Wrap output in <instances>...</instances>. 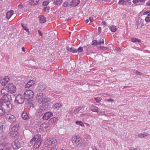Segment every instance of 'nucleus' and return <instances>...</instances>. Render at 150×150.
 I'll return each mask as SVG.
<instances>
[{
    "label": "nucleus",
    "mask_w": 150,
    "mask_h": 150,
    "mask_svg": "<svg viewBox=\"0 0 150 150\" xmlns=\"http://www.w3.org/2000/svg\"><path fill=\"white\" fill-rule=\"evenodd\" d=\"M38 102L41 104L40 108L38 109L36 114L40 116H42L45 112V110L48 107V102L51 99L46 97L43 93H41L38 96Z\"/></svg>",
    "instance_id": "nucleus-1"
},
{
    "label": "nucleus",
    "mask_w": 150,
    "mask_h": 150,
    "mask_svg": "<svg viewBox=\"0 0 150 150\" xmlns=\"http://www.w3.org/2000/svg\"><path fill=\"white\" fill-rule=\"evenodd\" d=\"M6 112L0 107V117L3 116L5 114Z\"/></svg>",
    "instance_id": "nucleus-30"
},
{
    "label": "nucleus",
    "mask_w": 150,
    "mask_h": 150,
    "mask_svg": "<svg viewBox=\"0 0 150 150\" xmlns=\"http://www.w3.org/2000/svg\"><path fill=\"white\" fill-rule=\"evenodd\" d=\"M91 109L93 112H98V108L96 106H92L91 107Z\"/></svg>",
    "instance_id": "nucleus-28"
},
{
    "label": "nucleus",
    "mask_w": 150,
    "mask_h": 150,
    "mask_svg": "<svg viewBox=\"0 0 150 150\" xmlns=\"http://www.w3.org/2000/svg\"><path fill=\"white\" fill-rule=\"evenodd\" d=\"M6 88L7 89L9 93L11 94L14 93L16 90V86L13 83H9L6 87Z\"/></svg>",
    "instance_id": "nucleus-6"
},
{
    "label": "nucleus",
    "mask_w": 150,
    "mask_h": 150,
    "mask_svg": "<svg viewBox=\"0 0 150 150\" xmlns=\"http://www.w3.org/2000/svg\"><path fill=\"white\" fill-rule=\"evenodd\" d=\"M89 19L91 22H93V17H90Z\"/></svg>",
    "instance_id": "nucleus-54"
},
{
    "label": "nucleus",
    "mask_w": 150,
    "mask_h": 150,
    "mask_svg": "<svg viewBox=\"0 0 150 150\" xmlns=\"http://www.w3.org/2000/svg\"><path fill=\"white\" fill-rule=\"evenodd\" d=\"M148 6H150V1L147 3Z\"/></svg>",
    "instance_id": "nucleus-63"
},
{
    "label": "nucleus",
    "mask_w": 150,
    "mask_h": 150,
    "mask_svg": "<svg viewBox=\"0 0 150 150\" xmlns=\"http://www.w3.org/2000/svg\"><path fill=\"white\" fill-rule=\"evenodd\" d=\"M133 3L134 4H137L138 2H143L142 0H133Z\"/></svg>",
    "instance_id": "nucleus-39"
},
{
    "label": "nucleus",
    "mask_w": 150,
    "mask_h": 150,
    "mask_svg": "<svg viewBox=\"0 0 150 150\" xmlns=\"http://www.w3.org/2000/svg\"><path fill=\"white\" fill-rule=\"evenodd\" d=\"M49 8H50L49 7H46L43 8V10L44 11H48L49 9Z\"/></svg>",
    "instance_id": "nucleus-47"
},
{
    "label": "nucleus",
    "mask_w": 150,
    "mask_h": 150,
    "mask_svg": "<svg viewBox=\"0 0 150 150\" xmlns=\"http://www.w3.org/2000/svg\"><path fill=\"white\" fill-rule=\"evenodd\" d=\"M13 11L11 10L7 12L6 14V17L7 19H9L13 14Z\"/></svg>",
    "instance_id": "nucleus-22"
},
{
    "label": "nucleus",
    "mask_w": 150,
    "mask_h": 150,
    "mask_svg": "<svg viewBox=\"0 0 150 150\" xmlns=\"http://www.w3.org/2000/svg\"><path fill=\"white\" fill-rule=\"evenodd\" d=\"M42 142V140L41 139V137H39L38 139H36V141L34 143L33 146L34 148L36 149H38L40 147Z\"/></svg>",
    "instance_id": "nucleus-11"
},
{
    "label": "nucleus",
    "mask_w": 150,
    "mask_h": 150,
    "mask_svg": "<svg viewBox=\"0 0 150 150\" xmlns=\"http://www.w3.org/2000/svg\"><path fill=\"white\" fill-rule=\"evenodd\" d=\"M53 114L51 112H47L45 113L42 117V119L44 120H47L50 117L52 116Z\"/></svg>",
    "instance_id": "nucleus-13"
},
{
    "label": "nucleus",
    "mask_w": 150,
    "mask_h": 150,
    "mask_svg": "<svg viewBox=\"0 0 150 150\" xmlns=\"http://www.w3.org/2000/svg\"><path fill=\"white\" fill-rule=\"evenodd\" d=\"M24 95L25 99H27L28 101L27 103L28 104L31 103V102L29 100V99H30L33 98L34 96V93L33 91L30 90H27L24 93Z\"/></svg>",
    "instance_id": "nucleus-5"
},
{
    "label": "nucleus",
    "mask_w": 150,
    "mask_h": 150,
    "mask_svg": "<svg viewBox=\"0 0 150 150\" xmlns=\"http://www.w3.org/2000/svg\"><path fill=\"white\" fill-rule=\"evenodd\" d=\"M75 123L78 125H79L82 127L84 126V124L81 122L80 121H76V122Z\"/></svg>",
    "instance_id": "nucleus-34"
},
{
    "label": "nucleus",
    "mask_w": 150,
    "mask_h": 150,
    "mask_svg": "<svg viewBox=\"0 0 150 150\" xmlns=\"http://www.w3.org/2000/svg\"><path fill=\"white\" fill-rule=\"evenodd\" d=\"M50 128V126L49 123H44L41 125L40 129L43 131H46L48 130Z\"/></svg>",
    "instance_id": "nucleus-10"
},
{
    "label": "nucleus",
    "mask_w": 150,
    "mask_h": 150,
    "mask_svg": "<svg viewBox=\"0 0 150 150\" xmlns=\"http://www.w3.org/2000/svg\"><path fill=\"white\" fill-rule=\"evenodd\" d=\"M8 83V82H6V81H2L1 83V85L3 86H5L6 84H7V83Z\"/></svg>",
    "instance_id": "nucleus-46"
},
{
    "label": "nucleus",
    "mask_w": 150,
    "mask_h": 150,
    "mask_svg": "<svg viewBox=\"0 0 150 150\" xmlns=\"http://www.w3.org/2000/svg\"><path fill=\"white\" fill-rule=\"evenodd\" d=\"M3 98L5 100V101L10 102L12 100L11 95H9V93L7 95L5 96L4 97L2 98Z\"/></svg>",
    "instance_id": "nucleus-17"
},
{
    "label": "nucleus",
    "mask_w": 150,
    "mask_h": 150,
    "mask_svg": "<svg viewBox=\"0 0 150 150\" xmlns=\"http://www.w3.org/2000/svg\"><path fill=\"white\" fill-rule=\"evenodd\" d=\"M21 26L26 31L28 32V35H29V29H27V28L23 25V23L21 24Z\"/></svg>",
    "instance_id": "nucleus-36"
},
{
    "label": "nucleus",
    "mask_w": 150,
    "mask_h": 150,
    "mask_svg": "<svg viewBox=\"0 0 150 150\" xmlns=\"http://www.w3.org/2000/svg\"><path fill=\"white\" fill-rule=\"evenodd\" d=\"M115 50L117 52H120L121 51V49H120V47H116Z\"/></svg>",
    "instance_id": "nucleus-51"
},
{
    "label": "nucleus",
    "mask_w": 150,
    "mask_h": 150,
    "mask_svg": "<svg viewBox=\"0 0 150 150\" xmlns=\"http://www.w3.org/2000/svg\"><path fill=\"white\" fill-rule=\"evenodd\" d=\"M89 22V20L88 19H87L85 21V22L86 23H88V22Z\"/></svg>",
    "instance_id": "nucleus-62"
},
{
    "label": "nucleus",
    "mask_w": 150,
    "mask_h": 150,
    "mask_svg": "<svg viewBox=\"0 0 150 150\" xmlns=\"http://www.w3.org/2000/svg\"><path fill=\"white\" fill-rule=\"evenodd\" d=\"M107 101L108 102H112L114 101V100L112 98H109L107 99Z\"/></svg>",
    "instance_id": "nucleus-49"
},
{
    "label": "nucleus",
    "mask_w": 150,
    "mask_h": 150,
    "mask_svg": "<svg viewBox=\"0 0 150 150\" xmlns=\"http://www.w3.org/2000/svg\"><path fill=\"white\" fill-rule=\"evenodd\" d=\"M39 0H30V4L31 5H35L37 4L39 2Z\"/></svg>",
    "instance_id": "nucleus-25"
},
{
    "label": "nucleus",
    "mask_w": 150,
    "mask_h": 150,
    "mask_svg": "<svg viewBox=\"0 0 150 150\" xmlns=\"http://www.w3.org/2000/svg\"><path fill=\"white\" fill-rule=\"evenodd\" d=\"M3 124L2 122H0V132L3 131Z\"/></svg>",
    "instance_id": "nucleus-37"
},
{
    "label": "nucleus",
    "mask_w": 150,
    "mask_h": 150,
    "mask_svg": "<svg viewBox=\"0 0 150 150\" xmlns=\"http://www.w3.org/2000/svg\"><path fill=\"white\" fill-rule=\"evenodd\" d=\"M48 4V2L47 1L44 2L43 3V6H46Z\"/></svg>",
    "instance_id": "nucleus-50"
},
{
    "label": "nucleus",
    "mask_w": 150,
    "mask_h": 150,
    "mask_svg": "<svg viewBox=\"0 0 150 150\" xmlns=\"http://www.w3.org/2000/svg\"><path fill=\"white\" fill-rule=\"evenodd\" d=\"M148 135V134H140L138 135L139 137L140 138H142L145 136H146Z\"/></svg>",
    "instance_id": "nucleus-38"
},
{
    "label": "nucleus",
    "mask_w": 150,
    "mask_h": 150,
    "mask_svg": "<svg viewBox=\"0 0 150 150\" xmlns=\"http://www.w3.org/2000/svg\"><path fill=\"white\" fill-rule=\"evenodd\" d=\"M22 118L24 120H27L30 118V117L28 115L26 112L23 111L21 114Z\"/></svg>",
    "instance_id": "nucleus-16"
},
{
    "label": "nucleus",
    "mask_w": 150,
    "mask_h": 150,
    "mask_svg": "<svg viewBox=\"0 0 150 150\" xmlns=\"http://www.w3.org/2000/svg\"><path fill=\"white\" fill-rule=\"evenodd\" d=\"M3 139H6L8 137V136L7 134L5 133L2 136Z\"/></svg>",
    "instance_id": "nucleus-41"
},
{
    "label": "nucleus",
    "mask_w": 150,
    "mask_h": 150,
    "mask_svg": "<svg viewBox=\"0 0 150 150\" xmlns=\"http://www.w3.org/2000/svg\"><path fill=\"white\" fill-rule=\"evenodd\" d=\"M101 43H102V42H101V40L100 39V41L98 42V44L99 45H100Z\"/></svg>",
    "instance_id": "nucleus-59"
},
{
    "label": "nucleus",
    "mask_w": 150,
    "mask_h": 150,
    "mask_svg": "<svg viewBox=\"0 0 150 150\" xmlns=\"http://www.w3.org/2000/svg\"><path fill=\"white\" fill-rule=\"evenodd\" d=\"M25 99V98L23 96L19 94L16 97L15 101L18 104H22L24 102Z\"/></svg>",
    "instance_id": "nucleus-8"
},
{
    "label": "nucleus",
    "mask_w": 150,
    "mask_h": 150,
    "mask_svg": "<svg viewBox=\"0 0 150 150\" xmlns=\"http://www.w3.org/2000/svg\"><path fill=\"white\" fill-rule=\"evenodd\" d=\"M19 127L18 125H16L11 128V130L14 132H17V131Z\"/></svg>",
    "instance_id": "nucleus-26"
},
{
    "label": "nucleus",
    "mask_w": 150,
    "mask_h": 150,
    "mask_svg": "<svg viewBox=\"0 0 150 150\" xmlns=\"http://www.w3.org/2000/svg\"><path fill=\"white\" fill-rule=\"evenodd\" d=\"M127 3L128 5H130L131 4V0H130V1L128 2Z\"/></svg>",
    "instance_id": "nucleus-61"
},
{
    "label": "nucleus",
    "mask_w": 150,
    "mask_h": 150,
    "mask_svg": "<svg viewBox=\"0 0 150 150\" xmlns=\"http://www.w3.org/2000/svg\"><path fill=\"white\" fill-rule=\"evenodd\" d=\"M69 5L71 6H72V4H71V3L70 2L69 4L68 2H65L64 3L63 6L64 7H67Z\"/></svg>",
    "instance_id": "nucleus-32"
},
{
    "label": "nucleus",
    "mask_w": 150,
    "mask_h": 150,
    "mask_svg": "<svg viewBox=\"0 0 150 150\" xmlns=\"http://www.w3.org/2000/svg\"><path fill=\"white\" fill-rule=\"evenodd\" d=\"M57 119L56 117H53L50 119L49 121V124H54L57 122Z\"/></svg>",
    "instance_id": "nucleus-19"
},
{
    "label": "nucleus",
    "mask_w": 150,
    "mask_h": 150,
    "mask_svg": "<svg viewBox=\"0 0 150 150\" xmlns=\"http://www.w3.org/2000/svg\"><path fill=\"white\" fill-rule=\"evenodd\" d=\"M130 1V0H120L118 4H119L125 5L127 4L128 2Z\"/></svg>",
    "instance_id": "nucleus-27"
},
{
    "label": "nucleus",
    "mask_w": 150,
    "mask_h": 150,
    "mask_svg": "<svg viewBox=\"0 0 150 150\" xmlns=\"http://www.w3.org/2000/svg\"><path fill=\"white\" fill-rule=\"evenodd\" d=\"M6 88H4L2 89L1 91V95L3 97H4L7 95L9 93V91H8L7 89H6Z\"/></svg>",
    "instance_id": "nucleus-15"
},
{
    "label": "nucleus",
    "mask_w": 150,
    "mask_h": 150,
    "mask_svg": "<svg viewBox=\"0 0 150 150\" xmlns=\"http://www.w3.org/2000/svg\"><path fill=\"white\" fill-rule=\"evenodd\" d=\"M145 21L146 22H148L150 21V16H148L145 19Z\"/></svg>",
    "instance_id": "nucleus-45"
},
{
    "label": "nucleus",
    "mask_w": 150,
    "mask_h": 150,
    "mask_svg": "<svg viewBox=\"0 0 150 150\" xmlns=\"http://www.w3.org/2000/svg\"><path fill=\"white\" fill-rule=\"evenodd\" d=\"M131 41L133 42H141V40L137 38H133L131 39Z\"/></svg>",
    "instance_id": "nucleus-33"
},
{
    "label": "nucleus",
    "mask_w": 150,
    "mask_h": 150,
    "mask_svg": "<svg viewBox=\"0 0 150 150\" xmlns=\"http://www.w3.org/2000/svg\"><path fill=\"white\" fill-rule=\"evenodd\" d=\"M5 117L9 122L13 123L15 122L16 118L15 116L11 114H7L5 115Z\"/></svg>",
    "instance_id": "nucleus-7"
},
{
    "label": "nucleus",
    "mask_w": 150,
    "mask_h": 150,
    "mask_svg": "<svg viewBox=\"0 0 150 150\" xmlns=\"http://www.w3.org/2000/svg\"><path fill=\"white\" fill-rule=\"evenodd\" d=\"M34 84V81L33 80L29 81L25 85L26 88H30Z\"/></svg>",
    "instance_id": "nucleus-20"
},
{
    "label": "nucleus",
    "mask_w": 150,
    "mask_h": 150,
    "mask_svg": "<svg viewBox=\"0 0 150 150\" xmlns=\"http://www.w3.org/2000/svg\"><path fill=\"white\" fill-rule=\"evenodd\" d=\"M45 147L50 148L56 146L57 144V141L54 139H47L44 142Z\"/></svg>",
    "instance_id": "nucleus-3"
},
{
    "label": "nucleus",
    "mask_w": 150,
    "mask_h": 150,
    "mask_svg": "<svg viewBox=\"0 0 150 150\" xmlns=\"http://www.w3.org/2000/svg\"><path fill=\"white\" fill-rule=\"evenodd\" d=\"M41 137V135L40 134H38L35 135L34 137L30 141L29 144V145L31 146L34 143V144L35 142V141H36V139L39 138V137Z\"/></svg>",
    "instance_id": "nucleus-12"
},
{
    "label": "nucleus",
    "mask_w": 150,
    "mask_h": 150,
    "mask_svg": "<svg viewBox=\"0 0 150 150\" xmlns=\"http://www.w3.org/2000/svg\"><path fill=\"white\" fill-rule=\"evenodd\" d=\"M9 134L10 136L13 137H13H14V138H17L19 137V134L17 132L11 131Z\"/></svg>",
    "instance_id": "nucleus-14"
},
{
    "label": "nucleus",
    "mask_w": 150,
    "mask_h": 150,
    "mask_svg": "<svg viewBox=\"0 0 150 150\" xmlns=\"http://www.w3.org/2000/svg\"><path fill=\"white\" fill-rule=\"evenodd\" d=\"M62 106V105L60 103H57L53 105V108L57 110H58L59 108L61 107Z\"/></svg>",
    "instance_id": "nucleus-21"
},
{
    "label": "nucleus",
    "mask_w": 150,
    "mask_h": 150,
    "mask_svg": "<svg viewBox=\"0 0 150 150\" xmlns=\"http://www.w3.org/2000/svg\"><path fill=\"white\" fill-rule=\"evenodd\" d=\"M98 32L99 33H100L101 32V28L100 27H99L98 28Z\"/></svg>",
    "instance_id": "nucleus-58"
},
{
    "label": "nucleus",
    "mask_w": 150,
    "mask_h": 150,
    "mask_svg": "<svg viewBox=\"0 0 150 150\" xmlns=\"http://www.w3.org/2000/svg\"><path fill=\"white\" fill-rule=\"evenodd\" d=\"M95 100L98 103L100 102V101H101V98H99V97H97V98H95Z\"/></svg>",
    "instance_id": "nucleus-43"
},
{
    "label": "nucleus",
    "mask_w": 150,
    "mask_h": 150,
    "mask_svg": "<svg viewBox=\"0 0 150 150\" xmlns=\"http://www.w3.org/2000/svg\"><path fill=\"white\" fill-rule=\"evenodd\" d=\"M12 146L15 149H17L20 148L21 146L20 142L17 139L15 140L12 143Z\"/></svg>",
    "instance_id": "nucleus-9"
},
{
    "label": "nucleus",
    "mask_w": 150,
    "mask_h": 150,
    "mask_svg": "<svg viewBox=\"0 0 150 150\" xmlns=\"http://www.w3.org/2000/svg\"><path fill=\"white\" fill-rule=\"evenodd\" d=\"M136 73L137 74H138L139 75H143V74H142V73H141V72H139L138 71H136Z\"/></svg>",
    "instance_id": "nucleus-52"
},
{
    "label": "nucleus",
    "mask_w": 150,
    "mask_h": 150,
    "mask_svg": "<svg viewBox=\"0 0 150 150\" xmlns=\"http://www.w3.org/2000/svg\"><path fill=\"white\" fill-rule=\"evenodd\" d=\"M80 2V0H72L70 2L73 5V7H75L79 4Z\"/></svg>",
    "instance_id": "nucleus-18"
},
{
    "label": "nucleus",
    "mask_w": 150,
    "mask_h": 150,
    "mask_svg": "<svg viewBox=\"0 0 150 150\" xmlns=\"http://www.w3.org/2000/svg\"><path fill=\"white\" fill-rule=\"evenodd\" d=\"M22 51H23L24 52H25V48L24 47H23L22 48Z\"/></svg>",
    "instance_id": "nucleus-60"
},
{
    "label": "nucleus",
    "mask_w": 150,
    "mask_h": 150,
    "mask_svg": "<svg viewBox=\"0 0 150 150\" xmlns=\"http://www.w3.org/2000/svg\"><path fill=\"white\" fill-rule=\"evenodd\" d=\"M39 20L40 23H44L46 21V19L43 16H40Z\"/></svg>",
    "instance_id": "nucleus-24"
},
{
    "label": "nucleus",
    "mask_w": 150,
    "mask_h": 150,
    "mask_svg": "<svg viewBox=\"0 0 150 150\" xmlns=\"http://www.w3.org/2000/svg\"><path fill=\"white\" fill-rule=\"evenodd\" d=\"M102 23L104 25H107V24L106 22L104 21H103L102 22Z\"/></svg>",
    "instance_id": "nucleus-57"
},
{
    "label": "nucleus",
    "mask_w": 150,
    "mask_h": 150,
    "mask_svg": "<svg viewBox=\"0 0 150 150\" xmlns=\"http://www.w3.org/2000/svg\"><path fill=\"white\" fill-rule=\"evenodd\" d=\"M62 0H55L54 3L57 5H59L62 3Z\"/></svg>",
    "instance_id": "nucleus-31"
},
{
    "label": "nucleus",
    "mask_w": 150,
    "mask_h": 150,
    "mask_svg": "<svg viewBox=\"0 0 150 150\" xmlns=\"http://www.w3.org/2000/svg\"><path fill=\"white\" fill-rule=\"evenodd\" d=\"M81 138L79 136L73 137L72 139V142L75 147H80L81 146Z\"/></svg>",
    "instance_id": "nucleus-4"
},
{
    "label": "nucleus",
    "mask_w": 150,
    "mask_h": 150,
    "mask_svg": "<svg viewBox=\"0 0 150 150\" xmlns=\"http://www.w3.org/2000/svg\"><path fill=\"white\" fill-rule=\"evenodd\" d=\"M77 50L79 52H81L83 51V49L81 47H79Z\"/></svg>",
    "instance_id": "nucleus-48"
},
{
    "label": "nucleus",
    "mask_w": 150,
    "mask_h": 150,
    "mask_svg": "<svg viewBox=\"0 0 150 150\" xmlns=\"http://www.w3.org/2000/svg\"><path fill=\"white\" fill-rule=\"evenodd\" d=\"M23 5L21 4H19L18 6V7L20 8H23Z\"/></svg>",
    "instance_id": "nucleus-56"
},
{
    "label": "nucleus",
    "mask_w": 150,
    "mask_h": 150,
    "mask_svg": "<svg viewBox=\"0 0 150 150\" xmlns=\"http://www.w3.org/2000/svg\"><path fill=\"white\" fill-rule=\"evenodd\" d=\"M9 80V78H8V76H6L4 78L3 80V81H6V82H8Z\"/></svg>",
    "instance_id": "nucleus-44"
},
{
    "label": "nucleus",
    "mask_w": 150,
    "mask_h": 150,
    "mask_svg": "<svg viewBox=\"0 0 150 150\" xmlns=\"http://www.w3.org/2000/svg\"><path fill=\"white\" fill-rule=\"evenodd\" d=\"M102 43L103 44L104 43V40L103 39H102L101 40Z\"/></svg>",
    "instance_id": "nucleus-64"
},
{
    "label": "nucleus",
    "mask_w": 150,
    "mask_h": 150,
    "mask_svg": "<svg viewBox=\"0 0 150 150\" xmlns=\"http://www.w3.org/2000/svg\"><path fill=\"white\" fill-rule=\"evenodd\" d=\"M129 150H137V149L132 147H131L129 149Z\"/></svg>",
    "instance_id": "nucleus-55"
},
{
    "label": "nucleus",
    "mask_w": 150,
    "mask_h": 150,
    "mask_svg": "<svg viewBox=\"0 0 150 150\" xmlns=\"http://www.w3.org/2000/svg\"><path fill=\"white\" fill-rule=\"evenodd\" d=\"M0 107L6 112L11 110L12 108V105L10 102L6 101L3 98H1Z\"/></svg>",
    "instance_id": "nucleus-2"
},
{
    "label": "nucleus",
    "mask_w": 150,
    "mask_h": 150,
    "mask_svg": "<svg viewBox=\"0 0 150 150\" xmlns=\"http://www.w3.org/2000/svg\"><path fill=\"white\" fill-rule=\"evenodd\" d=\"M0 150H10V148L9 147H4L1 149H0Z\"/></svg>",
    "instance_id": "nucleus-42"
},
{
    "label": "nucleus",
    "mask_w": 150,
    "mask_h": 150,
    "mask_svg": "<svg viewBox=\"0 0 150 150\" xmlns=\"http://www.w3.org/2000/svg\"><path fill=\"white\" fill-rule=\"evenodd\" d=\"M110 29L111 31L113 32H115L117 30L116 26L114 25L110 27Z\"/></svg>",
    "instance_id": "nucleus-29"
},
{
    "label": "nucleus",
    "mask_w": 150,
    "mask_h": 150,
    "mask_svg": "<svg viewBox=\"0 0 150 150\" xmlns=\"http://www.w3.org/2000/svg\"><path fill=\"white\" fill-rule=\"evenodd\" d=\"M67 50L69 52H72L73 53H76L77 52V50L75 49L74 48L71 47L69 48V47H66Z\"/></svg>",
    "instance_id": "nucleus-23"
},
{
    "label": "nucleus",
    "mask_w": 150,
    "mask_h": 150,
    "mask_svg": "<svg viewBox=\"0 0 150 150\" xmlns=\"http://www.w3.org/2000/svg\"><path fill=\"white\" fill-rule=\"evenodd\" d=\"M81 109V108L80 107L75 109L74 111V113L76 114L78 113V112Z\"/></svg>",
    "instance_id": "nucleus-35"
},
{
    "label": "nucleus",
    "mask_w": 150,
    "mask_h": 150,
    "mask_svg": "<svg viewBox=\"0 0 150 150\" xmlns=\"http://www.w3.org/2000/svg\"><path fill=\"white\" fill-rule=\"evenodd\" d=\"M38 34H39V35H40L42 36V33L39 30H38Z\"/></svg>",
    "instance_id": "nucleus-53"
},
{
    "label": "nucleus",
    "mask_w": 150,
    "mask_h": 150,
    "mask_svg": "<svg viewBox=\"0 0 150 150\" xmlns=\"http://www.w3.org/2000/svg\"><path fill=\"white\" fill-rule=\"evenodd\" d=\"M98 44L97 41L96 40H94L92 42V45H97Z\"/></svg>",
    "instance_id": "nucleus-40"
}]
</instances>
